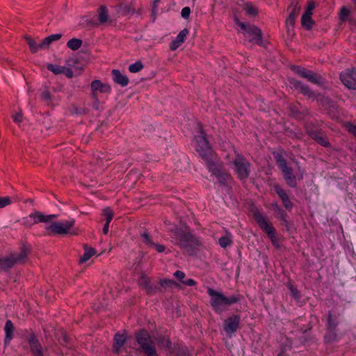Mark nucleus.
Masks as SVG:
<instances>
[{
	"label": "nucleus",
	"mask_w": 356,
	"mask_h": 356,
	"mask_svg": "<svg viewBox=\"0 0 356 356\" xmlns=\"http://www.w3.org/2000/svg\"><path fill=\"white\" fill-rule=\"evenodd\" d=\"M143 68V64L140 60H138L136 63L129 66V70L131 73H136L140 72Z\"/></svg>",
	"instance_id": "obj_36"
},
{
	"label": "nucleus",
	"mask_w": 356,
	"mask_h": 356,
	"mask_svg": "<svg viewBox=\"0 0 356 356\" xmlns=\"http://www.w3.org/2000/svg\"><path fill=\"white\" fill-rule=\"evenodd\" d=\"M127 337L125 334L117 333L114 336L113 350V352L119 354L121 351L122 347L126 342Z\"/></svg>",
	"instance_id": "obj_22"
},
{
	"label": "nucleus",
	"mask_w": 356,
	"mask_h": 356,
	"mask_svg": "<svg viewBox=\"0 0 356 356\" xmlns=\"http://www.w3.org/2000/svg\"><path fill=\"white\" fill-rule=\"evenodd\" d=\"M29 218L33 220V223L37 224L39 222H49L56 218V215H44L40 211L31 213Z\"/></svg>",
	"instance_id": "obj_21"
},
{
	"label": "nucleus",
	"mask_w": 356,
	"mask_h": 356,
	"mask_svg": "<svg viewBox=\"0 0 356 356\" xmlns=\"http://www.w3.org/2000/svg\"><path fill=\"white\" fill-rule=\"evenodd\" d=\"M234 172L240 180H246L251 172V163L241 154L235 151V157L232 161Z\"/></svg>",
	"instance_id": "obj_6"
},
{
	"label": "nucleus",
	"mask_w": 356,
	"mask_h": 356,
	"mask_svg": "<svg viewBox=\"0 0 356 356\" xmlns=\"http://www.w3.org/2000/svg\"><path fill=\"white\" fill-rule=\"evenodd\" d=\"M188 34V31L187 29L181 30L175 39L170 44V49L171 51H175L184 42Z\"/></svg>",
	"instance_id": "obj_19"
},
{
	"label": "nucleus",
	"mask_w": 356,
	"mask_h": 356,
	"mask_svg": "<svg viewBox=\"0 0 356 356\" xmlns=\"http://www.w3.org/2000/svg\"><path fill=\"white\" fill-rule=\"evenodd\" d=\"M195 140L196 142L195 148L206 163L214 160L216 154L209 145L202 127H200L199 134L195 136Z\"/></svg>",
	"instance_id": "obj_4"
},
{
	"label": "nucleus",
	"mask_w": 356,
	"mask_h": 356,
	"mask_svg": "<svg viewBox=\"0 0 356 356\" xmlns=\"http://www.w3.org/2000/svg\"><path fill=\"white\" fill-rule=\"evenodd\" d=\"M12 118L15 122L19 123L22 121L23 115L22 112H18L13 115Z\"/></svg>",
	"instance_id": "obj_48"
},
{
	"label": "nucleus",
	"mask_w": 356,
	"mask_h": 356,
	"mask_svg": "<svg viewBox=\"0 0 356 356\" xmlns=\"http://www.w3.org/2000/svg\"><path fill=\"white\" fill-rule=\"evenodd\" d=\"M136 339L147 356H158L155 344L147 331L140 330L136 334Z\"/></svg>",
	"instance_id": "obj_8"
},
{
	"label": "nucleus",
	"mask_w": 356,
	"mask_h": 356,
	"mask_svg": "<svg viewBox=\"0 0 356 356\" xmlns=\"http://www.w3.org/2000/svg\"><path fill=\"white\" fill-rule=\"evenodd\" d=\"M29 343L31 353L35 356H44L41 349V346L34 334L31 335L29 338Z\"/></svg>",
	"instance_id": "obj_24"
},
{
	"label": "nucleus",
	"mask_w": 356,
	"mask_h": 356,
	"mask_svg": "<svg viewBox=\"0 0 356 356\" xmlns=\"http://www.w3.org/2000/svg\"><path fill=\"white\" fill-rule=\"evenodd\" d=\"M253 217L259 227L268 235L273 245L276 248L280 247L278 238L276 236V230L273 224L258 211L253 212Z\"/></svg>",
	"instance_id": "obj_7"
},
{
	"label": "nucleus",
	"mask_w": 356,
	"mask_h": 356,
	"mask_svg": "<svg viewBox=\"0 0 356 356\" xmlns=\"http://www.w3.org/2000/svg\"><path fill=\"white\" fill-rule=\"evenodd\" d=\"M207 168L213 175L218 179L219 184L222 185H227L232 181V177L231 175L224 169L222 164H217L214 160L207 163Z\"/></svg>",
	"instance_id": "obj_11"
},
{
	"label": "nucleus",
	"mask_w": 356,
	"mask_h": 356,
	"mask_svg": "<svg viewBox=\"0 0 356 356\" xmlns=\"http://www.w3.org/2000/svg\"><path fill=\"white\" fill-rule=\"evenodd\" d=\"M339 78L347 88L356 90V68L345 70L340 73Z\"/></svg>",
	"instance_id": "obj_14"
},
{
	"label": "nucleus",
	"mask_w": 356,
	"mask_h": 356,
	"mask_svg": "<svg viewBox=\"0 0 356 356\" xmlns=\"http://www.w3.org/2000/svg\"><path fill=\"white\" fill-rule=\"evenodd\" d=\"M182 283L186 286H195L196 284V282L193 279H188L185 281H182Z\"/></svg>",
	"instance_id": "obj_54"
},
{
	"label": "nucleus",
	"mask_w": 356,
	"mask_h": 356,
	"mask_svg": "<svg viewBox=\"0 0 356 356\" xmlns=\"http://www.w3.org/2000/svg\"><path fill=\"white\" fill-rule=\"evenodd\" d=\"M275 190L282 200L289 197L286 191L284 189H282L279 185L276 184L275 186Z\"/></svg>",
	"instance_id": "obj_38"
},
{
	"label": "nucleus",
	"mask_w": 356,
	"mask_h": 356,
	"mask_svg": "<svg viewBox=\"0 0 356 356\" xmlns=\"http://www.w3.org/2000/svg\"><path fill=\"white\" fill-rule=\"evenodd\" d=\"M171 238L181 248L188 249L200 245V241L189 230L177 227L170 232Z\"/></svg>",
	"instance_id": "obj_3"
},
{
	"label": "nucleus",
	"mask_w": 356,
	"mask_h": 356,
	"mask_svg": "<svg viewBox=\"0 0 356 356\" xmlns=\"http://www.w3.org/2000/svg\"><path fill=\"white\" fill-rule=\"evenodd\" d=\"M109 225H110V222H106V223H105V225H104V227H103V229H102L103 233H104V234H108V228H109Z\"/></svg>",
	"instance_id": "obj_56"
},
{
	"label": "nucleus",
	"mask_w": 356,
	"mask_h": 356,
	"mask_svg": "<svg viewBox=\"0 0 356 356\" xmlns=\"http://www.w3.org/2000/svg\"><path fill=\"white\" fill-rule=\"evenodd\" d=\"M272 206L275 210L281 212L282 216H283V215L285 214L284 211L281 209V208L277 205V204H273Z\"/></svg>",
	"instance_id": "obj_55"
},
{
	"label": "nucleus",
	"mask_w": 356,
	"mask_h": 356,
	"mask_svg": "<svg viewBox=\"0 0 356 356\" xmlns=\"http://www.w3.org/2000/svg\"><path fill=\"white\" fill-rule=\"evenodd\" d=\"M61 36V34H53L46 37L40 42V47L42 48L47 49L52 42L60 40Z\"/></svg>",
	"instance_id": "obj_31"
},
{
	"label": "nucleus",
	"mask_w": 356,
	"mask_h": 356,
	"mask_svg": "<svg viewBox=\"0 0 356 356\" xmlns=\"http://www.w3.org/2000/svg\"><path fill=\"white\" fill-rule=\"evenodd\" d=\"M29 253V248L23 245L21 248L20 252L13 253L5 257H0V268L6 270L15 265L24 264L27 260Z\"/></svg>",
	"instance_id": "obj_5"
},
{
	"label": "nucleus",
	"mask_w": 356,
	"mask_h": 356,
	"mask_svg": "<svg viewBox=\"0 0 356 356\" xmlns=\"http://www.w3.org/2000/svg\"><path fill=\"white\" fill-rule=\"evenodd\" d=\"M274 157L286 184L291 187H296L297 186L296 177L293 175L292 168L287 165L286 159L279 153L275 154Z\"/></svg>",
	"instance_id": "obj_10"
},
{
	"label": "nucleus",
	"mask_w": 356,
	"mask_h": 356,
	"mask_svg": "<svg viewBox=\"0 0 356 356\" xmlns=\"http://www.w3.org/2000/svg\"><path fill=\"white\" fill-rule=\"evenodd\" d=\"M191 13V9L189 7H184L181 12V17L184 19L188 18Z\"/></svg>",
	"instance_id": "obj_49"
},
{
	"label": "nucleus",
	"mask_w": 356,
	"mask_h": 356,
	"mask_svg": "<svg viewBox=\"0 0 356 356\" xmlns=\"http://www.w3.org/2000/svg\"><path fill=\"white\" fill-rule=\"evenodd\" d=\"M6 333L5 343H9L13 339V334L14 331V325L10 320H7L4 327Z\"/></svg>",
	"instance_id": "obj_30"
},
{
	"label": "nucleus",
	"mask_w": 356,
	"mask_h": 356,
	"mask_svg": "<svg viewBox=\"0 0 356 356\" xmlns=\"http://www.w3.org/2000/svg\"><path fill=\"white\" fill-rule=\"evenodd\" d=\"M25 40H26L27 44H29L30 51L33 54L36 53L40 49H44V48H42L40 47V42L37 43L33 39H32L31 38H30L29 36H26Z\"/></svg>",
	"instance_id": "obj_33"
},
{
	"label": "nucleus",
	"mask_w": 356,
	"mask_h": 356,
	"mask_svg": "<svg viewBox=\"0 0 356 356\" xmlns=\"http://www.w3.org/2000/svg\"><path fill=\"white\" fill-rule=\"evenodd\" d=\"M207 293L211 297L210 304L216 313H221L227 309V307L240 301V296H225L222 293L208 288Z\"/></svg>",
	"instance_id": "obj_1"
},
{
	"label": "nucleus",
	"mask_w": 356,
	"mask_h": 356,
	"mask_svg": "<svg viewBox=\"0 0 356 356\" xmlns=\"http://www.w3.org/2000/svg\"><path fill=\"white\" fill-rule=\"evenodd\" d=\"M98 19L100 24H105L109 21L108 10L105 6H101L98 10Z\"/></svg>",
	"instance_id": "obj_29"
},
{
	"label": "nucleus",
	"mask_w": 356,
	"mask_h": 356,
	"mask_svg": "<svg viewBox=\"0 0 356 356\" xmlns=\"http://www.w3.org/2000/svg\"><path fill=\"white\" fill-rule=\"evenodd\" d=\"M173 283L174 282L172 280L166 279H163L160 281V285L162 287L171 286Z\"/></svg>",
	"instance_id": "obj_50"
},
{
	"label": "nucleus",
	"mask_w": 356,
	"mask_h": 356,
	"mask_svg": "<svg viewBox=\"0 0 356 356\" xmlns=\"http://www.w3.org/2000/svg\"><path fill=\"white\" fill-rule=\"evenodd\" d=\"M300 10V6L296 0H293L288 8L289 12V17L286 20V25L287 26H293L295 24L296 17H298Z\"/></svg>",
	"instance_id": "obj_17"
},
{
	"label": "nucleus",
	"mask_w": 356,
	"mask_h": 356,
	"mask_svg": "<svg viewBox=\"0 0 356 356\" xmlns=\"http://www.w3.org/2000/svg\"><path fill=\"white\" fill-rule=\"evenodd\" d=\"M241 8L245 11V13L249 17H255L258 15V9L254 6L252 2H244L241 5Z\"/></svg>",
	"instance_id": "obj_25"
},
{
	"label": "nucleus",
	"mask_w": 356,
	"mask_h": 356,
	"mask_svg": "<svg viewBox=\"0 0 356 356\" xmlns=\"http://www.w3.org/2000/svg\"><path fill=\"white\" fill-rule=\"evenodd\" d=\"M289 289L291 293L293 298L296 300H299L300 298V292L293 285H289Z\"/></svg>",
	"instance_id": "obj_40"
},
{
	"label": "nucleus",
	"mask_w": 356,
	"mask_h": 356,
	"mask_svg": "<svg viewBox=\"0 0 356 356\" xmlns=\"http://www.w3.org/2000/svg\"><path fill=\"white\" fill-rule=\"evenodd\" d=\"M289 82L293 88L298 90L302 95L307 96L308 97H312L314 96V92L309 88V87L307 85H305L301 81L292 79Z\"/></svg>",
	"instance_id": "obj_18"
},
{
	"label": "nucleus",
	"mask_w": 356,
	"mask_h": 356,
	"mask_svg": "<svg viewBox=\"0 0 356 356\" xmlns=\"http://www.w3.org/2000/svg\"><path fill=\"white\" fill-rule=\"evenodd\" d=\"M277 356H286V355L284 354L283 351H282V353H280Z\"/></svg>",
	"instance_id": "obj_59"
},
{
	"label": "nucleus",
	"mask_w": 356,
	"mask_h": 356,
	"mask_svg": "<svg viewBox=\"0 0 356 356\" xmlns=\"http://www.w3.org/2000/svg\"><path fill=\"white\" fill-rule=\"evenodd\" d=\"M282 201L284 204V207H285V209L286 210L291 211L293 209V204L291 202V201L290 200L289 197L285 198L284 200H283Z\"/></svg>",
	"instance_id": "obj_45"
},
{
	"label": "nucleus",
	"mask_w": 356,
	"mask_h": 356,
	"mask_svg": "<svg viewBox=\"0 0 356 356\" xmlns=\"http://www.w3.org/2000/svg\"><path fill=\"white\" fill-rule=\"evenodd\" d=\"M337 325L338 323L332 319V314L330 313L327 318L328 329L330 330L331 331H334L336 329Z\"/></svg>",
	"instance_id": "obj_39"
},
{
	"label": "nucleus",
	"mask_w": 356,
	"mask_h": 356,
	"mask_svg": "<svg viewBox=\"0 0 356 356\" xmlns=\"http://www.w3.org/2000/svg\"><path fill=\"white\" fill-rule=\"evenodd\" d=\"M91 96L94 100V104L96 108H98L99 104L98 99V92L103 94H110L111 87L108 84L103 83L100 80H94L90 84Z\"/></svg>",
	"instance_id": "obj_12"
},
{
	"label": "nucleus",
	"mask_w": 356,
	"mask_h": 356,
	"mask_svg": "<svg viewBox=\"0 0 356 356\" xmlns=\"http://www.w3.org/2000/svg\"><path fill=\"white\" fill-rule=\"evenodd\" d=\"M81 44L82 40L76 38L70 39L67 42V47L74 51L79 49L81 47Z\"/></svg>",
	"instance_id": "obj_34"
},
{
	"label": "nucleus",
	"mask_w": 356,
	"mask_h": 356,
	"mask_svg": "<svg viewBox=\"0 0 356 356\" xmlns=\"http://www.w3.org/2000/svg\"><path fill=\"white\" fill-rule=\"evenodd\" d=\"M350 15V10L346 7L341 8L340 10V18L342 21H346L347 17Z\"/></svg>",
	"instance_id": "obj_41"
},
{
	"label": "nucleus",
	"mask_w": 356,
	"mask_h": 356,
	"mask_svg": "<svg viewBox=\"0 0 356 356\" xmlns=\"http://www.w3.org/2000/svg\"><path fill=\"white\" fill-rule=\"evenodd\" d=\"M175 277L178 279L180 281H183L184 278L185 277V273L183 271L181 270H177L174 273Z\"/></svg>",
	"instance_id": "obj_51"
},
{
	"label": "nucleus",
	"mask_w": 356,
	"mask_h": 356,
	"mask_svg": "<svg viewBox=\"0 0 356 356\" xmlns=\"http://www.w3.org/2000/svg\"><path fill=\"white\" fill-rule=\"evenodd\" d=\"M63 74H64L67 78H72L74 75L73 71L70 68L66 67H65Z\"/></svg>",
	"instance_id": "obj_52"
},
{
	"label": "nucleus",
	"mask_w": 356,
	"mask_h": 356,
	"mask_svg": "<svg viewBox=\"0 0 356 356\" xmlns=\"http://www.w3.org/2000/svg\"><path fill=\"white\" fill-rule=\"evenodd\" d=\"M232 243V235L227 230H226V234L221 236L218 240L219 245L223 248H226L227 246L231 245Z\"/></svg>",
	"instance_id": "obj_32"
},
{
	"label": "nucleus",
	"mask_w": 356,
	"mask_h": 356,
	"mask_svg": "<svg viewBox=\"0 0 356 356\" xmlns=\"http://www.w3.org/2000/svg\"><path fill=\"white\" fill-rule=\"evenodd\" d=\"M12 200L10 197H0V208H3L10 204Z\"/></svg>",
	"instance_id": "obj_42"
},
{
	"label": "nucleus",
	"mask_w": 356,
	"mask_h": 356,
	"mask_svg": "<svg viewBox=\"0 0 356 356\" xmlns=\"http://www.w3.org/2000/svg\"><path fill=\"white\" fill-rule=\"evenodd\" d=\"M41 99L47 106H54L58 102V99L51 96L50 92L47 90L42 92Z\"/></svg>",
	"instance_id": "obj_27"
},
{
	"label": "nucleus",
	"mask_w": 356,
	"mask_h": 356,
	"mask_svg": "<svg viewBox=\"0 0 356 356\" xmlns=\"http://www.w3.org/2000/svg\"><path fill=\"white\" fill-rule=\"evenodd\" d=\"M103 215L106 218V222H111L113 218V211L110 207H106L102 211Z\"/></svg>",
	"instance_id": "obj_37"
},
{
	"label": "nucleus",
	"mask_w": 356,
	"mask_h": 356,
	"mask_svg": "<svg viewBox=\"0 0 356 356\" xmlns=\"http://www.w3.org/2000/svg\"><path fill=\"white\" fill-rule=\"evenodd\" d=\"M309 136L323 147H329L330 143L327 137L321 131L311 130L309 131Z\"/></svg>",
	"instance_id": "obj_20"
},
{
	"label": "nucleus",
	"mask_w": 356,
	"mask_h": 356,
	"mask_svg": "<svg viewBox=\"0 0 356 356\" xmlns=\"http://www.w3.org/2000/svg\"><path fill=\"white\" fill-rule=\"evenodd\" d=\"M161 0H154L153 8L156 9Z\"/></svg>",
	"instance_id": "obj_57"
},
{
	"label": "nucleus",
	"mask_w": 356,
	"mask_h": 356,
	"mask_svg": "<svg viewBox=\"0 0 356 356\" xmlns=\"http://www.w3.org/2000/svg\"><path fill=\"white\" fill-rule=\"evenodd\" d=\"M292 70L300 77L307 79L309 82L321 86L323 83L321 76L300 66H293Z\"/></svg>",
	"instance_id": "obj_13"
},
{
	"label": "nucleus",
	"mask_w": 356,
	"mask_h": 356,
	"mask_svg": "<svg viewBox=\"0 0 356 356\" xmlns=\"http://www.w3.org/2000/svg\"><path fill=\"white\" fill-rule=\"evenodd\" d=\"M236 24L243 30V35L250 42L259 46L262 44L263 35L259 28L253 24H245L238 19Z\"/></svg>",
	"instance_id": "obj_9"
},
{
	"label": "nucleus",
	"mask_w": 356,
	"mask_h": 356,
	"mask_svg": "<svg viewBox=\"0 0 356 356\" xmlns=\"http://www.w3.org/2000/svg\"><path fill=\"white\" fill-rule=\"evenodd\" d=\"M84 253L79 259V262L83 264L89 260L92 256H94L97 251L95 248L88 247L87 245H83Z\"/></svg>",
	"instance_id": "obj_28"
},
{
	"label": "nucleus",
	"mask_w": 356,
	"mask_h": 356,
	"mask_svg": "<svg viewBox=\"0 0 356 356\" xmlns=\"http://www.w3.org/2000/svg\"><path fill=\"white\" fill-rule=\"evenodd\" d=\"M312 13L310 11L309 8H307L306 12L302 15L301 18L302 25L305 27L307 30H309L312 27V24H314V21L312 18Z\"/></svg>",
	"instance_id": "obj_26"
},
{
	"label": "nucleus",
	"mask_w": 356,
	"mask_h": 356,
	"mask_svg": "<svg viewBox=\"0 0 356 356\" xmlns=\"http://www.w3.org/2000/svg\"><path fill=\"white\" fill-rule=\"evenodd\" d=\"M142 236H143V238L144 239V243L146 245H149V246H152L153 245V244L154 243L152 241V240L151 238V236L149 235L148 233H146V232L143 233L142 234Z\"/></svg>",
	"instance_id": "obj_44"
},
{
	"label": "nucleus",
	"mask_w": 356,
	"mask_h": 356,
	"mask_svg": "<svg viewBox=\"0 0 356 356\" xmlns=\"http://www.w3.org/2000/svg\"><path fill=\"white\" fill-rule=\"evenodd\" d=\"M346 129L349 133L356 136V125L351 123H347L346 124Z\"/></svg>",
	"instance_id": "obj_46"
},
{
	"label": "nucleus",
	"mask_w": 356,
	"mask_h": 356,
	"mask_svg": "<svg viewBox=\"0 0 356 356\" xmlns=\"http://www.w3.org/2000/svg\"><path fill=\"white\" fill-rule=\"evenodd\" d=\"M74 224L75 220L74 219L65 221L53 222L50 225L46 226L44 234L45 236L78 235V229L74 228Z\"/></svg>",
	"instance_id": "obj_2"
},
{
	"label": "nucleus",
	"mask_w": 356,
	"mask_h": 356,
	"mask_svg": "<svg viewBox=\"0 0 356 356\" xmlns=\"http://www.w3.org/2000/svg\"><path fill=\"white\" fill-rule=\"evenodd\" d=\"M47 68L48 70L52 72L54 74H63V70H65L64 66L54 64H48Z\"/></svg>",
	"instance_id": "obj_35"
},
{
	"label": "nucleus",
	"mask_w": 356,
	"mask_h": 356,
	"mask_svg": "<svg viewBox=\"0 0 356 356\" xmlns=\"http://www.w3.org/2000/svg\"><path fill=\"white\" fill-rule=\"evenodd\" d=\"M307 8H309L310 11L312 12V10L314 9V6L313 5H309Z\"/></svg>",
	"instance_id": "obj_58"
},
{
	"label": "nucleus",
	"mask_w": 356,
	"mask_h": 356,
	"mask_svg": "<svg viewBox=\"0 0 356 356\" xmlns=\"http://www.w3.org/2000/svg\"><path fill=\"white\" fill-rule=\"evenodd\" d=\"M139 286L145 290L146 293L149 295L155 294L159 291V287L156 284L151 283V279L145 274H142L138 280Z\"/></svg>",
	"instance_id": "obj_16"
},
{
	"label": "nucleus",
	"mask_w": 356,
	"mask_h": 356,
	"mask_svg": "<svg viewBox=\"0 0 356 356\" xmlns=\"http://www.w3.org/2000/svg\"><path fill=\"white\" fill-rule=\"evenodd\" d=\"M337 337V334L334 332H331L326 335L325 339L327 342H330L333 340H334Z\"/></svg>",
	"instance_id": "obj_53"
},
{
	"label": "nucleus",
	"mask_w": 356,
	"mask_h": 356,
	"mask_svg": "<svg viewBox=\"0 0 356 356\" xmlns=\"http://www.w3.org/2000/svg\"><path fill=\"white\" fill-rule=\"evenodd\" d=\"M152 247L155 249L156 252L159 253L164 252L165 251V246L162 244L154 243Z\"/></svg>",
	"instance_id": "obj_47"
},
{
	"label": "nucleus",
	"mask_w": 356,
	"mask_h": 356,
	"mask_svg": "<svg viewBox=\"0 0 356 356\" xmlns=\"http://www.w3.org/2000/svg\"><path fill=\"white\" fill-rule=\"evenodd\" d=\"M240 316L238 315H232L228 317L224 321V330L227 334L232 335L239 328Z\"/></svg>",
	"instance_id": "obj_15"
},
{
	"label": "nucleus",
	"mask_w": 356,
	"mask_h": 356,
	"mask_svg": "<svg viewBox=\"0 0 356 356\" xmlns=\"http://www.w3.org/2000/svg\"><path fill=\"white\" fill-rule=\"evenodd\" d=\"M159 343L163 346V347H165L168 349H170L172 346V343L169 338L167 337H163L160 341Z\"/></svg>",
	"instance_id": "obj_43"
},
{
	"label": "nucleus",
	"mask_w": 356,
	"mask_h": 356,
	"mask_svg": "<svg viewBox=\"0 0 356 356\" xmlns=\"http://www.w3.org/2000/svg\"><path fill=\"white\" fill-rule=\"evenodd\" d=\"M111 73L113 80L115 83L120 85L122 87H125L129 84V78L126 75L121 73L119 70H113Z\"/></svg>",
	"instance_id": "obj_23"
}]
</instances>
